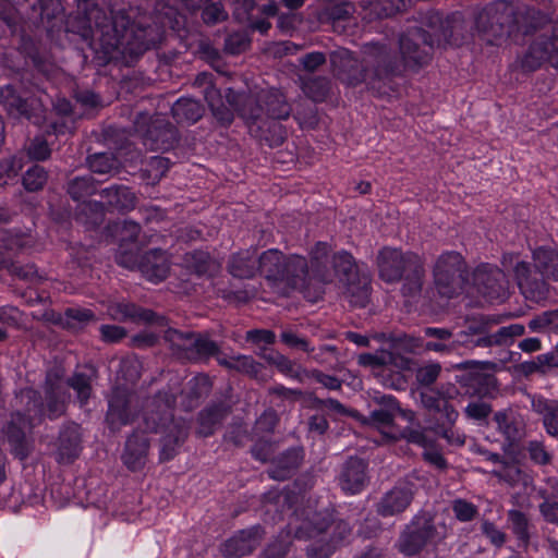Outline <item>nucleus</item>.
<instances>
[{
  "instance_id": "obj_1",
  "label": "nucleus",
  "mask_w": 558,
  "mask_h": 558,
  "mask_svg": "<svg viewBox=\"0 0 558 558\" xmlns=\"http://www.w3.org/2000/svg\"><path fill=\"white\" fill-rule=\"evenodd\" d=\"M84 14L87 27L83 36H96L106 54L137 58L159 40L157 28L131 25L130 16L122 8L102 9L85 3Z\"/></svg>"
},
{
  "instance_id": "obj_2",
  "label": "nucleus",
  "mask_w": 558,
  "mask_h": 558,
  "mask_svg": "<svg viewBox=\"0 0 558 558\" xmlns=\"http://www.w3.org/2000/svg\"><path fill=\"white\" fill-rule=\"evenodd\" d=\"M16 399L24 408V412L17 410L12 414L5 434L13 454L20 460H24L32 450L27 434L43 422L45 415L51 420L61 416L65 411L69 395L60 371L51 369L47 373L45 381L46 403L43 402L39 392L33 388L22 389Z\"/></svg>"
},
{
  "instance_id": "obj_3",
  "label": "nucleus",
  "mask_w": 558,
  "mask_h": 558,
  "mask_svg": "<svg viewBox=\"0 0 558 558\" xmlns=\"http://www.w3.org/2000/svg\"><path fill=\"white\" fill-rule=\"evenodd\" d=\"M330 63L333 72L350 86L366 83L373 89H380L378 83L401 74L400 63L393 60L386 45L379 44L364 47L361 64L347 49L332 51Z\"/></svg>"
},
{
  "instance_id": "obj_4",
  "label": "nucleus",
  "mask_w": 558,
  "mask_h": 558,
  "mask_svg": "<svg viewBox=\"0 0 558 558\" xmlns=\"http://www.w3.org/2000/svg\"><path fill=\"white\" fill-rule=\"evenodd\" d=\"M513 272L526 300L535 303L546 300L550 289L548 280L558 282V250L544 246L534 250L532 264L518 262Z\"/></svg>"
},
{
  "instance_id": "obj_5",
  "label": "nucleus",
  "mask_w": 558,
  "mask_h": 558,
  "mask_svg": "<svg viewBox=\"0 0 558 558\" xmlns=\"http://www.w3.org/2000/svg\"><path fill=\"white\" fill-rule=\"evenodd\" d=\"M350 525L343 520H333L329 513L316 512L307 517L295 527L294 534L300 539H315L306 554L308 558H328L336 547L351 534Z\"/></svg>"
},
{
  "instance_id": "obj_6",
  "label": "nucleus",
  "mask_w": 558,
  "mask_h": 558,
  "mask_svg": "<svg viewBox=\"0 0 558 558\" xmlns=\"http://www.w3.org/2000/svg\"><path fill=\"white\" fill-rule=\"evenodd\" d=\"M225 97L248 125L263 121L264 118L286 120L292 111L286 95L276 88L263 89L256 95L240 94L228 88Z\"/></svg>"
},
{
  "instance_id": "obj_7",
  "label": "nucleus",
  "mask_w": 558,
  "mask_h": 558,
  "mask_svg": "<svg viewBox=\"0 0 558 558\" xmlns=\"http://www.w3.org/2000/svg\"><path fill=\"white\" fill-rule=\"evenodd\" d=\"M521 14L505 0L489 2L474 14V28L478 37L489 45H498L514 32H523L519 25Z\"/></svg>"
},
{
  "instance_id": "obj_8",
  "label": "nucleus",
  "mask_w": 558,
  "mask_h": 558,
  "mask_svg": "<svg viewBox=\"0 0 558 558\" xmlns=\"http://www.w3.org/2000/svg\"><path fill=\"white\" fill-rule=\"evenodd\" d=\"M447 536L445 524H436L427 513H418L404 526L397 542L398 550L405 556L420 554L427 545H437Z\"/></svg>"
},
{
  "instance_id": "obj_9",
  "label": "nucleus",
  "mask_w": 558,
  "mask_h": 558,
  "mask_svg": "<svg viewBox=\"0 0 558 558\" xmlns=\"http://www.w3.org/2000/svg\"><path fill=\"white\" fill-rule=\"evenodd\" d=\"M433 279L440 296L452 299L461 294L468 281V267L463 256L454 251L440 254L433 266Z\"/></svg>"
},
{
  "instance_id": "obj_10",
  "label": "nucleus",
  "mask_w": 558,
  "mask_h": 558,
  "mask_svg": "<svg viewBox=\"0 0 558 558\" xmlns=\"http://www.w3.org/2000/svg\"><path fill=\"white\" fill-rule=\"evenodd\" d=\"M333 267L349 302L354 306L364 307L369 298V276L360 271L353 256L344 251L335 254Z\"/></svg>"
},
{
  "instance_id": "obj_11",
  "label": "nucleus",
  "mask_w": 558,
  "mask_h": 558,
  "mask_svg": "<svg viewBox=\"0 0 558 558\" xmlns=\"http://www.w3.org/2000/svg\"><path fill=\"white\" fill-rule=\"evenodd\" d=\"M165 340L169 343L172 353L181 360H207L219 352L218 344L201 333L182 332L169 328L165 332Z\"/></svg>"
},
{
  "instance_id": "obj_12",
  "label": "nucleus",
  "mask_w": 558,
  "mask_h": 558,
  "mask_svg": "<svg viewBox=\"0 0 558 558\" xmlns=\"http://www.w3.org/2000/svg\"><path fill=\"white\" fill-rule=\"evenodd\" d=\"M135 131L151 150H168L178 142V131L161 114L149 117L140 112L134 120Z\"/></svg>"
},
{
  "instance_id": "obj_13",
  "label": "nucleus",
  "mask_w": 558,
  "mask_h": 558,
  "mask_svg": "<svg viewBox=\"0 0 558 558\" xmlns=\"http://www.w3.org/2000/svg\"><path fill=\"white\" fill-rule=\"evenodd\" d=\"M175 403V396L167 391H159L148 397L142 404L141 422L138 428L145 432L158 433L177 420L172 415V408Z\"/></svg>"
},
{
  "instance_id": "obj_14",
  "label": "nucleus",
  "mask_w": 558,
  "mask_h": 558,
  "mask_svg": "<svg viewBox=\"0 0 558 558\" xmlns=\"http://www.w3.org/2000/svg\"><path fill=\"white\" fill-rule=\"evenodd\" d=\"M544 62H549L558 69V23L551 26L550 36H538L517 64L523 72H533Z\"/></svg>"
},
{
  "instance_id": "obj_15",
  "label": "nucleus",
  "mask_w": 558,
  "mask_h": 558,
  "mask_svg": "<svg viewBox=\"0 0 558 558\" xmlns=\"http://www.w3.org/2000/svg\"><path fill=\"white\" fill-rule=\"evenodd\" d=\"M434 39L429 33L422 28H414L400 37V53L402 61L391 54L403 68H416L425 64L429 59V52L434 46ZM389 51H391L389 49ZM392 53V52H390Z\"/></svg>"
},
{
  "instance_id": "obj_16",
  "label": "nucleus",
  "mask_w": 558,
  "mask_h": 558,
  "mask_svg": "<svg viewBox=\"0 0 558 558\" xmlns=\"http://www.w3.org/2000/svg\"><path fill=\"white\" fill-rule=\"evenodd\" d=\"M417 480L415 474L401 480L380 498L376 506L377 513L381 517H391L405 511L417 492Z\"/></svg>"
},
{
  "instance_id": "obj_17",
  "label": "nucleus",
  "mask_w": 558,
  "mask_h": 558,
  "mask_svg": "<svg viewBox=\"0 0 558 558\" xmlns=\"http://www.w3.org/2000/svg\"><path fill=\"white\" fill-rule=\"evenodd\" d=\"M418 256L410 251L403 252L395 247H383L376 258L379 278L387 283L399 282L402 275Z\"/></svg>"
},
{
  "instance_id": "obj_18",
  "label": "nucleus",
  "mask_w": 558,
  "mask_h": 558,
  "mask_svg": "<svg viewBox=\"0 0 558 558\" xmlns=\"http://www.w3.org/2000/svg\"><path fill=\"white\" fill-rule=\"evenodd\" d=\"M137 397L126 386H117L109 399L107 421L111 428L118 429L131 423L135 417Z\"/></svg>"
},
{
  "instance_id": "obj_19",
  "label": "nucleus",
  "mask_w": 558,
  "mask_h": 558,
  "mask_svg": "<svg viewBox=\"0 0 558 558\" xmlns=\"http://www.w3.org/2000/svg\"><path fill=\"white\" fill-rule=\"evenodd\" d=\"M265 531L260 525H253L235 532L220 545L225 558H241L251 555L262 543Z\"/></svg>"
},
{
  "instance_id": "obj_20",
  "label": "nucleus",
  "mask_w": 558,
  "mask_h": 558,
  "mask_svg": "<svg viewBox=\"0 0 558 558\" xmlns=\"http://www.w3.org/2000/svg\"><path fill=\"white\" fill-rule=\"evenodd\" d=\"M474 283L477 289L492 300H504L508 292V279L496 266L484 264L474 271Z\"/></svg>"
},
{
  "instance_id": "obj_21",
  "label": "nucleus",
  "mask_w": 558,
  "mask_h": 558,
  "mask_svg": "<svg viewBox=\"0 0 558 558\" xmlns=\"http://www.w3.org/2000/svg\"><path fill=\"white\" fill-rule=\"evenodd\" d=\"M141 227L134 221H124L120 229V246L116 256L119 265L134 269L137 264V251L146 242L140 239Z\"/></svg>"
},
{
  "instance_id": "obj_22",
  "label": "nucleus",
  "mask_w": 558,
  "mask_h": 558,
  "mask_svg": "<svg viewBox=\"0 0 558 558\" xmlns=\"http://www.w3.org/2000/svg\"><path fill=\"white\" fill-rule=\"evenodd\" d=\"M493 422L497 432L509 445L519 444L526 435V423L523 415L513 408H506L494 413Z\"/></svg>"
},
{
  "instance_id": "obj_23",
  "label": "nucleus",
  "mask_w": 558,
  "mask_h": 558,
  "mask_svg": "<svg viewBox=\"0 0 558 558\" xmlns=\"http://www.w3.org/2000/svg\"><path fill=\"white\" fill-rule=\"evenodd\" d=\"M149 448V439L135 430L125 441L121 456L123 464L132 472L142 470L148 461Z\"/></svg>"
},
{
  "instance_id": "obj_24",
  "label": "nucleus",
  "mask_w": 558,
  "mask_h": 558,
  "mask_svg": "<svg viewBox=\"0 0 558 558\" xmlns=\"http://www.w3.org/2000/svg\"><path fill=\"white\" fill-rule=\"evenodd\" d=\"M422 405L433 412L441 413L445 422L448 425H454L459 413L450 403V400L453 398V393L449 390L444 391L440 389H432L427 391H422L420 393Z\"/></svg>"
},
{
  "instance_id": "obj_25",
  "label": "nucleus",
  "mask_w": 558,
  "mask_h": 558,
  "mask_svg": "<svg viewBox=\"0 0 558 558\" xmlns=\"http://www.w3.org/2000/svg\"><path fill=\"white\" fill-rule=\"evenodd\" d=\"M108 315L114 320H131L135 323H155L163 325L165 317L157 316L153 311L140 307L129 302H113L108 305Z\"/></svg>"
},
{
  "instance_id": "obj_26",
  "label": "nucleus",
  "mask_w": 558,
  "mask_h": 558,
  "mask_svg": "<svg viewBox=\"0 0 558 558\" xmlns=\"http://www.w3.org/2000/svg\"><path fill=\"white\" fill-rule=\"evenodd\" d=\"M158 433H162L160 439V462H166L173 459L178 453V448L186 440L189 435V427L186 423L178 418L177 423L162 428Z\"/></svg>"
},
{
  "instance_id": "obj_27",
  "label": "nucleus",
  "mask_w": 558,
  "mask_h": 558,
  "mask_svg": "<svg viewBox=\"0 0 558 558\" xmlns=\"http://www.w3.org/2000/svg\"><path fill=\"white\" fill-rule=\"evenodd\" d=\"M425 342L422 343L424 351H432L440 354H451L461 345H468L466 340L452 339L453 333L447 328L427 327L424 329Z\"/></svg>"
},
{
  "instance_id": "obj_28",
  "label": "nucleus",
  "mask_w": 558,
  "mask_h": 558,
  "mask_svg": "<svg viewBox=\"0 0 558 558\" xmlns=\"http://www.w3.org/2000/svg\"><path fill=\"white\" fill-rule=\"evenodd\" d=\"M82 450L80 426L69 424L62 428L57 441L56 460L62 464L72 463Z\"/></svg>"
},
{
  "instance_id": "obj_29",
  "label": "nucleus",
  "mask_w": 558,
  "mask_h": 558,
  "mask_svg": "<svg viewBox=\"0 0 558 558\" xmlns=\"http://www.w3.org/2000/svg\"><path fill=\"white\" fill-rule=\"evenodd\" d=\"M134 268L143 274L150 281L159 282L167 278L170 269V262L166 252L151 250L138 260Z\"/></svg>"
},
{
  "instance_id": "obj_30",
  "label": "nucleus",
  "mask_w": 558,
  "mask_h": 558,
  "mask_svg": "<svg viewBox=\"0 0 558 558\" xmlns=\"http://www.w3.org/2000/svg\"><path fill=\"white\" fill-rule=\"evenodd\" d=\"M367 481L366 464L362 459L350 458L340 473L341 488L349 494L360 493Z\"/></svg>"
},
{
  "instance_id": "obj_31",
  "label": "nucleus",
  "mask_w": 558,
  "mask_h": 558,
  "mask_svg": "<svg viewBox=\"0 0 558 558\" xmlns=\"http://www.w3.org/2000/svg\"><path fill=\"white\" fill-rule=\"evenodd\" d=\"M257 264V251L251 247L233 253L228 260L227 269L235 278L252 279L258 272Z\"/></svg>"
},
{
  "instance_id": "obj_32",
  "label": "nucleus",
  "mask_w": 558,
  "mask_h": 558,
  "mask_svg": "<svg viewBox=\"0 0 558 558\" xmlns=\"http://www.w3.org/2000/svg\"><path fill=\"white\" fill-rule=\"evenodd\" d=\"M284 255L276 250L270 248L258 255V272L271 284H279L280 277H282Z\"/></svg>"
},
{
  "instance_id": "obj_33",
  "label": "nucleus",
  "mask_w": 558,
  "mask_h": 558,
  "mask_svg": "<svg viewBox=\"0 0 558 558\" xmlns=\"http://www.w3.org/2000/svg\"><path fill=\"white\" fill-rule=\"evenodd\" d=\"M425 279V265L418 256L402 275L401 293L404 298L416 299L421 295Z\"/></svg>"
},
{
  "instance_id": "obj_34",
  "label": "nucleus",
  "mask_w": 558,
  "mask_h": 558,
  "mask_svg": "<svg viewBox=\"0 0 558 558\" xmlns=\"http://www.w3.org/2000/svg\"><path fill=\"white\" fill-rule=\"evenodd\" d=\"M308 271L307 262L299 255L284 257L282 277L279 283H284L288 288H301L305 281Z\"/></svg>"
},
{
  "instance_id": "obj_35",
  "label": "nucleus",
  "mask_w": 558,
  "mask_h": 558,
  "mask_svg": "<svg viewBox=\"0 0 558 558\" xmlns=\"http://www.w3.org/2000/svg\"><path fill=\"white\" fill-rule=\"evenodd\" d=\"M215 356L219 365L230 371H235L241 374L247 375L255 379L259 378L264 369V365L254 360V357L251 355L240 354L227 357L225 355H221L220 352H218V354Z\"/></svg>"
},
{
  "instance_id": "obj_36",
  "label": "nucleus",
  "mask_w": 558,
  "mask_h": 558,
  "mask_svg": "<svg viewBox=\"0 0 558 558\" xmlns=\"http://www.w3.org/2000/svg\"><path fill=\"white\" fill-rule=\"evenodd\" d=\"M230 412V408L226 404H215L204 409L198 414V428L196 434L201 437H208L213 435L217 427Z\"/></svg>"
},
{
  "instance_id": "obj_37",
  "label": "nucleus",
  "mask_w": 558,
  "mask_h": 558,
  "mask_svg": "<svg viewBox=\"0 0 558 558\" xmlns=\"http://www.w3.org/2000/svg\"><path fill=\"white\" fill-rule=\"evenodd\" d=\"M184 266L197 276L211 277L219 272L221 265L213 258L207 252L193 251L183 256Z\"/></svg>"
},
{
  "instance_id": "obj_38",
  "label": "nucleus",
  "mask_w": 558,
  "mask_h": 558,
  "mask_svg": "<svg viewBox=\"0 0 558 558\" xmlns=\"http://www.w3.org/2000/svg\"><path fill=\"white\" fill-rule=\"evenodd\" d=\"M532 410L542 416L543 425L548 435L558 438V401L545 398H533Z\"/></svg>"
},
{
  "instance_id": "obj_39",
  "label": "nucleus",
  "mask_w": 558,
  "mask_h": 558,
  "mask_svg": "<svg viewBox=\"0 0 558 558\" xmlns=\"http://www.w3.org/2000/svg\"><path fill=\"white\" fill-rule=\"evenodd\" d=\"M302 457L299 450L291 449L278 457L269 470V476L277 481L289 478L299 468Z\"/></svg>"
},
{
  "instance_id": "obj_40",
  "label": "nucleus",
  "mask_w": 558,
  "mask_h": 558,
  "mask_svg": "<svg viewBox=\"0 0 558 558\" xmlns=\"http://www.w3.org/2000/svg\"><path fill=\"white\" fill-rule=\"evenodd\" d=\"M172 114L178 123H195L204 114L203 105L192 98H180L172 106Z\"/></svg>"
},
{
  "instance_id": "obj_41",
  "label": "nucleus",
  "mask_w": 558,
  "mask_h": 558,
  "mask_svg": "<svg viewBox=\"0 0 558 558\" xmlns=\"http://www.w3.org/2000/svg\"><path fill=\"white\" fill-rule=\"evenodd\" d=\"M0 104L5 108L8 113L14 118H31L27 100L17 95L11 85H7L0 89Z\"/></svg>"
},
{
  "instance_id": "obj_42",
  "label": "nucleus",
  "mask_w": 558,
  "mask_h": 558,
  "mask_svg": "<svg viewBox=\"0 0 558 558\" xmlns=\"http://www.w3.org/2000/svg\"><path fill=\"white\" fill-rule=\"evenodd\" d=\"M108 206L118 210H129L135 206V195L126 186H110L101 191Z\"/></svg>"
},
{
  "instance_id": "obj_43",
  "label": "nucleus",
  "mask_w": 558,
  "mask_h": 558,
  "mask_svg": "<svg viewBox=\"0 0 558 558\" xmlns=\"http://www.w3.org/2000/svg\"><path fill=\"white\" fill-rule=\"evenodd\" d=\"M205 100L207 101L213 116L221 125L227 126L233 122V111L238 112V110L235 109L234 106H231L230 104H225L222 95L219 89L208 92L207 98ZM227 102L229 101L227 100Z\"/></svg>"
},
{
  "instance_id": "obj_44",
  "label": "nucleus",
  "mask_w": 558,
  "mask_h": 558,
  "mask_svg": "<svg viewBox=\"0 0 558 558\" xmlns=\"http://www.w3.org/2000/svg\"><path fill=\"white\" fill-rule=\"evenodd\" d=\"M303 93L315 102L324 101L330 90V81L326 76H300Z\"/></svg>"
},
{
  "instance_id": "obj_45",
  "label": "nucleus",
  "mask_w": 558,
  "mask_h": 558,
  "mask_svg": "<svg viewBox=\"0 0 558 558\" xmlns=\"http://www.w3.org/2000/svg\"><path fill=\"white\" fill-rule=\"evenodd\" d=\"M357 363L364 367L379 368L387 365L396 367H405L408 364L407 360L399 359L389 351H378L376 353H363L357 357Z\"/></svg>"
},
{
  "instance_id": "obj_46",
  "label": "nucleus",
  "mask_w": 558,
  "mask_h": 558,
  "mask_svg": "<svg viewBox=\"0 0 558 558\" xmlns=\"http://www.w3.org/2000/svg\"><path fill=\"white\" fill-rule=\"evenodd\" d=\"M268 364L276 366L283 375L299 380H303L304 377L308 375L306 369L302 368L295 362L291 361L278 351L274 353L272 356L268 357Z\"/></svg>"
},
{
  "instance_id": "obj_47",
  "label": "nucleus",
  "mask_w": 558,
  "mask_h": 558,
  "mask_svg": "<svg viewBox=\"0 0 558 558\" xmlns=\"http://www.w3.org/2000/svg\"><path fill=\"white\" fill-rule=\"evenodd\" d=\"M104 218V205L99 202H82L76 209V219L87 226H97Z\"/></svg>"
},
{
  "instance_id": "obj_48",
  "label": "nucleus",
  "mask_w": 558,
  "mask_h": 558,
  "mask_svg": "<svg viewBox=\"0 0 558 558\" xmlns=\"http://www.w3.org/2000/svg\"><path fill=\"white\" fill-rule=\"evenodd\" d=\"M66 191L73 201L80 202L94 194L96 185L92 175L76 177L69 181Z\"/></svg>"
},
{
  "instance_id": "obj_49",
  "label": "nucleus",
  "mask_w": 558,
  "mask_h": 558,
  "mask_svg": "<svg viewBox=\"0 0 558 558\" xmlns=\"http://www.w3.org/2000/svg\"><path fill=\"white\" fill-rule=\"evenodd\" d=\"M89 169L95 173H110L118 171L120 163L111 153H99L88 158Z\"/></svg>"
},
{
  "instance_id": "obj_50",
  "label": "nucleus",
  "mask_w": 558,
  "mask_h": 558,
  "mask_svg": "<svg viewBox=\"0 0 558 558\" xmlns=\"http://www.w3.org/2000/svg\"><path fill=\"white\" fill-rule=\"evenodd\" d=\"M494 474L499 480L507 482L511 486L518 485L520 483L527 485V483L531 481V477L513 463H504L498 471L494 472Z\"/></svg>"
},
{
  "instance_id": "obj_51",
  "label": "nucleus",
  "mask_w": 558,
  "mask_h": 558,
  "mask_svg": "<svg viewBox=\"0 0 558 558\" xmlns=\"http://www.w3.org/2000/svg\"><path fill=\"white\" fill-rule=\"evenodd\" d=\"M169 160L161 156L151 157L146 167L143 169V175L149 180L151 184L157 183L168 171Z\"/></svg>"
},
{
  "instance_id": "obj_52",
  "label": "nucleus",
  "mask_w": 558,
  "mask_h": 558,
  "mask_svg": "<svg viewBox=\"0 0 558 558\" xmlns=\"http://www.w3.org/2000/svg\"><path fill=\"white\" fill-rule=\"evenodd\" d=\"M391 440L405 439L408 442L418 445L423 448L430 446V440L426 436L424 429L403 428L392 434L385 433Z\"/></svg>"
},
{
  "instance_id": "obj_53",
  "label": "nucleus",
  "mask_w": 558,
  "mask_h": 558,
  "mask_svg": "<svg viewBox=\"0 0 558 558\" xmlns=\"http://www.w3.org/2000/svg\"><path fill=\"white\" fill-rule=\"evenodd\" d=\"M508 520L511 523L512 531L517 537L524 544L527 545L530 541L529 532V520L526 515L519 510H510L508 512Z\"/></svg>"
},
{
  "instance_id": "obj_54",
  "label": "nucleus",
  "mask_w": 558,
  "mask_h": 558,
  "mask_svg": "<svg viewBox=\"0 0 558 558\" xmlns=\"http://www.w3.org/2000/svg\"><path fill=\"white\" fill-rule=\"evenodd\" d=\"M48 179L47 171L35 165L31 167L23 177V185L29 192H36L44 187Z\"/></svg>"
},
{
  "instance_id": "obj_55",
  "label": "nucleus",
  "mask_w": 558,
  "mask_h": 558,
  "mask_svg": "<svg viewBox=\"0 0 558 558\" xmlns=\"http://www.w3.org/2000/svg\"><path fill=\"white\" fill-rule=\"evenodd\" d=\"M68 386L76 391L77 399L82 404L86 403L92 393V379L83 373H75L68 379Z\"/></svg>"
},
{
  "instance_id": "obj_56",
  "label": "nucleus",
  "mask_w": 558,
  "mask_h": 558,
  "mask_svg": "<svg viewBox=\"0 0 558 558\" xmlns=\"http://www.w3.org/2000/svg\"><path fill=\"white\" fill-rule=\"evenodd\" d=\"M0 266L1 270L7 269L11 275L16 276L23 280L34 281L38 277L37 269L32 264L23 266L17 262L1 258Z\"/></svg>"
},
{
  "instance_id": "obj_57",
  "label": "nucleus",
  "mask_w": 558,
  "mask_h": 558,
  "mask_svg": "<svg viewBox=\"0 0 558 558\" xmlns=\"http://www.w3.org/2000/svg\"><path fill=\"white\" fill-rule=\"evenodd\" d=\"M538 496L543 499L539 505V512L548 523L558 525V501L550 498L547 489H539Z\"/></svg>"
},
{
  "instance_id": "obj_58",
  "label": "nucleus",
  "mask_w": 558,
  "mask_h": 558,
  "mask_svg": "<svg viewBox=\"0 0 558 558\" xmlns=\"http://www.w3.org/2000/svg\"><path fill=\"white\" fill-rule=\"evenodd\" d=\"M524 330V326L521 324L501 327L492 333L493 342H495V345H509L513 342L514 338L522 336Z\"/></svg>"
},
{
  "instance_id": "obj_59",
  "label": "nucleus",
  "mask_w": 558,
  "mask_h": 558,
  "mask_svg": "<svg viewBox=\"0 0 558 558\" xmlns=\"http://www.w3.org/2000/svg\"><path fill=\"white\" fill-rule=\"evenodd\" d=\"M529 458L538 465H548L553 460L551 453L547 450L544 441L531 440L525 447Z\"/></svg>"
},
{
  "instance_id": "obj_60",
  "label": "nucleus",
  "mask_w": 558,
  "mask_h": 558,
  "mask_svg": "<svg viewBox=\"0 0 558 558\" xmlns=\"http://www.w3.org/2000/svg\"><path fill=\"white\" fill-rule=\"evenodd\" d=\"M492 412L490 403L482 400L472 401L464 409V414L469 420L480 423L485 422Z\"/></svg>"
},
{
  "instance_id": "obj_61",
  "label": "nucleus",
  "mask_w": 558,
  "mask_h": 558,
  "mask_svg": "<svg viewBox=\"0 0 558 558\" xmlns=\"http://www.w3.org/2000/svg\"><path fill=\"white\" fill-rule=\"evenodd\" d=\"M454 517L461 522H469L478 514V509L465 499H454L451 505Z\"/></svg>"
},
{
  "instance_id": "obj_62",
  "label": "nucleus",
  "mask_w": 558,
  "mask_h": 558,
  "mask_svg": "<svg viewBox=\"0 0 558 558\" xmlns=\"http://www.w3.org/2000/svg\"><path fill=\"white\" fill-rule=\"evenodd\" d=\"M22 159L11 157L0 162V186H4L8 182L17 177L22 169Z\"/></svg>"
},
{
  "instance_id": "obj_63",
  "label": "nucleus",
  "mask_w": 558,
  "mask_h": 558,
  "mask_svg": "<svg viewBox=\"0 0 558 558\" xmlns=\"http://www.w3.org/2000/svg\"><path fill=\"white\" fill-rule=\"evenodd\" d=\"M66 326L76 328L95 320V315L87 308H68L65 311Z\"/></svg>"
},
{
  "instance_id": "obj_64",
  "label": "nucleus",
  "mask_w": 558,
  "mask_h": 558,
  "mask_svg": "<svg viewBox=\"0 0 558 558\" xmlns=\"http://www.w3.org/2000/svg\"><path fill=\"white\" fill-rule=\"evenodd\" d=\"M310 357L319 364L332 365L338 361V349L331 344H323L314 352H307Z\"/></svg>"
}]
</instances>
